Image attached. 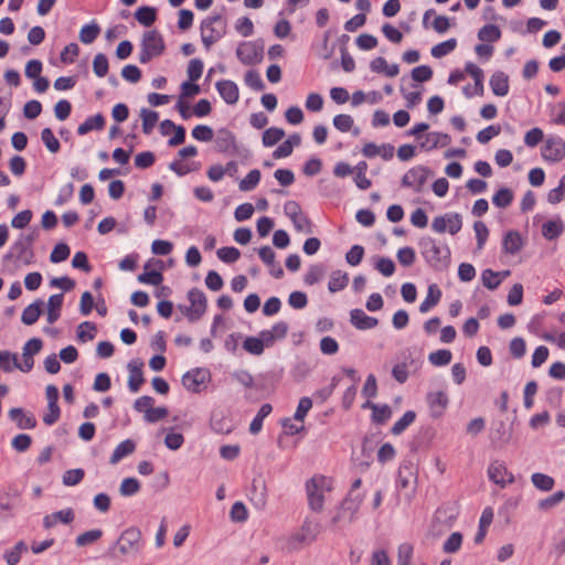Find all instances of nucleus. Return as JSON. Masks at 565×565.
<instances>
[{
    "mask_svg": "<svg viewBox=\"0 0 565 565\" xmlns=\"http://www.w3.org/2000/svg\"><path fill=\"white\" fill-rule=\"evenodd\" d=\"M74 512L72 509H65L52 514L45 515L43 519V525L45 529H51L56 525L57 522L68 524L74 520Z\"/></svg>",
    "mask_w": 565,
    "mask_h": 565,
    "instance_id": "nucleus-28",
    "label": "nucleus"
},
{
    "mask_svg": "<svg viewBox=\"0 0 565 565\" xmlns=\"http://www.w3.org/2000/svg\"><path fill=\"white\" fill-rule=\"evenodd\" d=\"M260 171L257 169L250 170L247 175L239 182V190L243 192L254 190L260 181Z\"/></svg>",
    "mask_w": 565,
    "mask_h": 565,
    "instance_id": "nucleus-44",
    "label": "nucleus"
},
{
    "mask_svg": "<svg viewBox=\"0 0 565 565\" xmlns=\"http://www.w3.org/2000/svg\"><path fill=\"white\" fill-rule=\"evenodd\" d=\"M330 481L321 475H316L306 482L308 505L313 512H321L324 505V491H330Z\"/></svg>",
    "mask_w": 565,
    "mask_h": 565,
    "instance_id": "nucleus-2",
    "label": "nucleus"
},
{
    "mask_svg": "<svg viewBox=\"0 0 565 565\" xmlns=\"http://www.w3.org/2000/svg\"><path fill=\"white\" fill-rule=\"evenodd\" d=\"M141 532L137 527H129L125 530L119 539L116 541L115 546L110 550L113 556H116V550L121 555L136 554L140 550Z\"/></svg>",
    "mask_w": 565,
    "mask_h": 565,
    "instance_id": "nucleus-5",
    "label": "nucleus"
},
{
    "mask_svg": "<svg viewBox=\"0 0 565 565\" xmlns=\"http://www.w3.org/2000/svg\"><path fill=\"white\" fill-rule=\"evenodd\" d=\"M323 275H324V267L322 265H318V264L311 265L308 268V270L303 277V280L307 285L312 286V285L319 282L322 279Z\"/></svg>",
    "mask_w": 565,
    "mask_h": 565,
    "instance_id": "nucleus-55",
    "label": "nucleus"
},
{
    "mask_svg": "<svg viewBox=\"0 0 565 565\" xmlns=\"http://www.w3.org/2000/svg\"><path fill=\"white\" fill-rule=\"evenodd\" d=\"M105 126V118L102 114L89 116L77 128V134L84 136L92 130H102Z\"/></svg>",
    "mask_w": 565,
    "mask_h": 565,
    "instance_id": "nucleus-31",
    "label": "nucleus"
},
{
    "mask_svg": "<svg viewBox=\"0 0 565 565\" xmlns=\"http://www.w3.org/2000/svg\"><path fill=\"white\" fill-rule=\"evenodd\" d=\"M501 38L500 29L494 24H487L478 32V39L483 42H497Z\"/></svg>",
    "mask_w": 565,
    "mask_h": 565,
    "instance_id": "nucleus-42",
    "label": "nucleus"
},
{
    "mask_svg": "<svg viewBox=\"0 0 565 565\" xmlns=\"http://www.w3.org/2000/svg\"><path fill=\"white\" fill-rule=\"evenodd\" d=\"M70 254H71L70 247L65 243H58L53 248V250L50 255V260L55 264L61 263V262L66 260L68 258Z\"/></svg>",
    "mask_w": 565,
    "mask_h": 565,
    "instance_id": "nucleus-62",
    "label": "nucleus"
},
{
    "mask_svg": "<svg viewBox=\"0 0 565 565\" xmlns=\"http://www.w3.org/2000/svg\"><path fill=\"white\" fill-rule=\"evenodd\" d=\"M216 149L220 152L225 153H235L236 152V140L234 134L226 129L222 128L217 131L215 139Z\"/></svg>",
    "mask_w": 565,
    "mask_h": 565,
    "instance_id": "nucleus-20",
    "label": "nucleus"
},
{
    "mask_svg": "<svg viewBox=\"0 0 565 565\" xmlns=\"http://www.w3.org/2000/svg\"><path fill=\"white\" fill-rule=\"evenodd\" d=\"M216 89L224 102L228 105H234L237 103L239 93L237 85L227 79H222L216 83Z\"/></svg>",
    "mask_w": 565,
    "mask_h": 565,
    "instance_id": "nucleus-21",
    "label": "nucleus"
},
{
    "mask_svg": "<svg viewBox=\"0 0 565 565\" xmlns=\"http://www.w3.org/2000/svg\"><path fill=\"white\" fill-rule=\"evenodd\" d=\"M226 33V23L221 14H213L201 23V39L205 49H210Z\"/></svg>",
    "mask_w": 565,
    "mask_h": 565,
    "instance_id": "nucleus-3",
    "label": "nucleus"
},
{
    "mask_svg": "<svg viewBox=\"0 0 565 565\" xmlns=\"http://www.w3.org/2000/svg\"><path fill=\"white\" fill-rule=\"evenodd\" d=\"M451 142V138L448 134L444 132H429L426 135L425 141L420 143V148L430 151L438 147H446Z\"/></svg>",
    "mask_w": 565,
    "mask_h": 565,
    "instance_id": "nucleus-25",
    "label": "nucleus"
},
{
    "mask_svg": "<svg viewBox=\"0 0 565 565\" xmlns=\"http://www.w3.org/2000/svg\"><path fill=\"white\" fill-rule=\"evenodd\" d=\"M142 366H143L142 362H137V361H131L128 364V370H129L128 388L132 393L138 392L145 382Z\"/></svg>",
    "mask_w": 565,
    "mask_h": 565,
    "instance_id": "nucleus-22",
    "label": "nucleus"
},
{
    "mask_svg": "<svg viewBox=\"0 0 565 565\" xmlns=\"http://www.w3.org/2000/svg\"><path fill=\"white\" fill-rule=\"evenodd\" d=\"M249 499L253 505L263 510L267 503V488L266 482L262 477L254 478L252 481V488L249 491Z\"/></svg>",
    "mask_w": 565,
    "mask_h": 565,
    "instance_id": "nucleus-16",
    "label": "nucleus"
},
{
    "mask_svg": "<svg viewBox=\"0 0 565 565\" xmlns=\"http://www.w3.org/2000/svg\"><path fill=\"white\" fill-rule=\"evenodd\" d=\"M542 157L551 162L561 161L565 157V141L563 138L557 136L548 137L542 148Z\"/></svg>",
    "mask_w": 565,
    "mask_h": 565,
    "instance_id": "nucleus-11",
    "label": "nucleus"
},
{
    "mask_svg": "<svg viewBox=\"0 0 565 565\" xmlns=\"http://www.w3.org/2000/svg\"><path fill=\"white\" fill-rule=\"evenodd\" d=\"M273 407L270 404H263L249 425V431L253 435L258 434L262 430L264 419L271 413Z\"/></svg>",
    "mask_w": 565,
    "mask_h": 565,
    "instance_id": "nucleus-36",
    "label": "nucleus"
},
{
    "mask_svg": "<svg viewBox=\"0 0 565 565\" xmlns=\"http://www.w3.org/2000/svg\"><path fill=\"white\" fill-rule=\"evenodd\" d=\"M441 298V291L437 285L433 284L428 287V292L424 301L419 305V311L422 313L428 312L435 307Z\"/></svg>",
    "mask_w": 565,
    "mask_h": 565,
    "instance_id": "nucleus-34",
    "label": "nucleus"
},
{
    "mask_svg": "<svg viewBox=\"0 0 565 565\" xmlns=\"http://www.w3.org/2000/svg\"><path fill=\"white\" fill-rule=\"evenodd\" d=\"M135 449H136V444L134 440L126 439V440L121 441L119 445H117V447L113 451L109 462L111 465L118 463L122 458L131 455L135 451Z\"/></svg>",
    "mask_w": 565,
    "mask_h": 565,
    "instance_id": "nucleus-32",
    "label": "nucleus"
},
{
    "mask_svg": "<svg viewBox=\"0 0 565 565\" xmlns=\"http://www.w3.org/2000/svg\"><path fill=\"white\" fill-rule=\"evenodd\" d=\"M85 477V471L82 468L70 469L63 473L62 482L66 487L77 486Z\"/></svg>",
    "mask_w": 565,
    "mask_h": 565,
    "instance_id": "nucleus-49",
    "label": "nucleus"
},
{
    "mask_svg": "<svg viewBox=\"0 0 565 565\" xmlns=\"http://www.w3.org/2000/svg\"><path fill=\"white\" fill-rule=\"evenodd\" d=\"M430 170L423 166H417L409 169L402 178V185L412 188L415 192H420L423 185L426 183Z\"/></svg>",
    "mask_w": 565,
    "mask_h": 565,
    "instance_id": "nucleus-10",
    "label": "nucleus"
},
{
    "mask_svg": "<svg viewBox=\"0 0 565 565\" xmlns=\"http://www.w3.org/2000/svg\"><path fill=\"white\" fill-rule=\"evenodd\" d=\"M63 294L52 295L47 300V322L54 323L61 316V308L63 306Z\"/></svg>",
    "mask_w": 565,
    "mask_h": 565,
    "instance_id": "nucleus-30",
    "label": "nucleus"
},
{
    "mask_svg": "<svg viewBox=\"0 0 565 565\" xmlns=\"http://www.w3.org/2000/svg\"><path fill=\"white\" fill-rule=\"evenodd\" d=\"M140 117L142 119V131L146 135L150 134L158 121V113L154 110L142 108L140 111Z\"/></svg>",
    "mask_w": 565,
    "mask_h": 565,
    "instance_id": "nucleus-45",
    "label": "nucleus"
},
{
    "mask_svg": "<svg viewBox=\"0 0 565 565\" xmlns=\"http://www.w3.org/2000/svg\"><path fill=\"white\" fill-rule=\"evenodd\" d=\"M350 322L358 330H370L379 324L377 318L367 316L362 309H352L350 311Z\"/></svg>",
    "mask_w": 565,
    "mask_h": 565,
    "instance_id": "nucleus-19",
    "label": "nucleus"
},
{
    "mask_svg": "<svg viewBox=\"0 0 565 565\" xmlns=\"http://www.w3.org/2000/svg\"><path fill=\"white\" fill-rule=\"evenodd\" d=\"M418 245L426 263L435 270H444L450 264V249L448 245L438 243L430 236H423Z\"/></svg>",
    "mask_w": 565,
    "mask_h": 565,
    "instance_id": "nucleus-1",
    "label": "nucleus"
},
{
    "mask_svg": "<svg viewBox=\"0 0 565 565\" xmlns=\"http://www.w3.org/2000/svg\"><path fill=\"white\" fill-rule=\"evenodd\" d=\"M135 18L140 24L145 26H150L154 23L157 19V10L153 7H140L135 12Z\"/></svg>",
    "mask_w": 565,
    "mask_h": 565,
    "instance_id": "nucleus-37",
    "label": "nucleus"
},
{
    "mask_svg": "<svg viewBox=\"0 0 565 565\" xmlns=\"http://www.w3.org/2000/svg\"><path fill=\"white\" fill-rule=\"evenodd\" d=\"M100 33V26L96 22L85 24L79 31V40L84 44L93 43Z\"/></svg>",
    "mask_w": 565,
    "mask_h": 565,
    "instance_id": "nucleus-39",
    "label": "nucleus"
},
{
    "mask_svg": "<svg viewBox=\"0 0 565 565\" xmlns=\"http://www.w3.org/2000/svg\"><path fill=\"white\" fill-rule=\"evenodd\" d=\"M397 260L402 266L409 267L415 263L416 254L412 247H403L397 250Z\"/></svg>",
    "mask_w": 565,
    "mask_h": 565,
    "instance_id": "nucleus-64",
    "label": "nucleus"
},
{
    "mask_svg": "<svg viewBox=\"0 0 565 565\" xmlns=\"http://www.w3.org/2000/svg\"><path fill=\"white\" fill-rule=\"evenodd\" d=\"M416 413L414 411H407L404 415L393 425L391 431L393 435L402 434L411 424L414 423Z\"/></svg>",
    "mask_w": 565,
    "mask_h": 565,
    "instance_id": "nucleus-50",
    "label": "nucleus"
},
{
    "mask_svg": "<svg viewBox=\"0 0 565 565\" xmlns=\"http://www.w3.org/2000/svg\"><path fill=\"white\" fill-rule=\"evenodd\" d=\"M296 231L303 232L306 234L312 233V223L310 218L303 214V212L299 213L297 216L290 218Z\"/></svg>",
    "mask_w": 565,
    "mask_h": 565,
    "instance_id": "nucleus-57",
    "label": "nucleus"
},
{
    "mask_svg": "<svg viewBox=\"0 0 565 565\" xmlns=\"http://www.w3.org/2000/svg\"><path fill=\"white\" fill-rule=\"evenodd\" d=\"M217 257L226 263L233 264L237 262L241 257V252L236 247H222L217 250Z\"/></svg>",
    "mask_w": 565,
    "mask_h": 565,
    "instance_id": "nucleus-60",
    "label": "nucleus"
},
{
    "mask_svg": "<svg viewBox=\"0 0 565 565\" xmlns=\"http://www.w3.org/2000/svg\"><path fill=\"white\" fill-rule=\"evenodd\" d=\"M109 70L108 58L104 53H98L93 60V71L96 76L104 77Z\"/></svg>",
    "mask_w": 565,
    "mask_h": 565,
    "instance_id": "nucleus-53",
    "label": "nucleus"
},
{
    "mask_svg": "<svg viewBox=\"0 0 565 565\" xmlns=\"http://www.w3.org/2000/svg\"><path fill=\"white\" fill-rule=\"evenodd\" d=\"M348 282H349L348 274L342 273L341 270H335L330 276L328 289L330 292L334 294L340 290H343L348 286Z\"/></svg>",
    "mask_w": 565,
    "mask_h": 565,
    "instance_id": "nucleus-35",
    "label": "nucleus"
},
{
    "mask_svg": "<svg viewBox=\"0 0 565 565\" xmlns=\"http://www.w3.org/2000/svg\"><path fill=\"white\" fill-rule=\"evenodd\" d=\"M192 137L202 142H209L213 139L214 132L210 126L198 125L192 129Z\"/></svg>",
    "mask_w": 565,
    "mask_h": 565,
    "instance_id": "nucleus-58",
    "label": "nucleus"
},
{
    "mask_svg": "<svg viewBox=\"0 0 565 565\" xmlns=\"http://www.w3.org/2000/svg\"><path fill=\"white\" fill-rule=\"evenodd\" d=\"M42 306L43 301L41 299H36L34 302L25 307L21 316V321L26 326L34 324L42 313Z\"/></svg>",
    "mask_w": 565,
    "mask_h": 565,
    "instance_id": "nucleus-29",
    "label": "nucleus"
},
{
    "mask_svg": "<svg viewBox=\"0 0 565 565\" xmlns=\"http://www.w3.org/2000/svg\"><path fill=\"white\" fill-rule=\"evenodd\" d=\"M41 140L52 153L58 152L61 145L57 138L54 136L51 128H44L41 131Z\"/></svg>",
    "mask_w": 565,
    "mask_h": 565,
    "instance_id": "nucleus-51",
    "label": "nucleus"
},
{
    "mask_svg": "<svg viewBox=\"0 0 565 565\" xmlns=\"http://www.w3.org/2000/svg\"><path fill=\"white\" fill-rule=\"evenodd\" d=\"M513 199H514V194L511 189L501 188L494 193V195L492 198V203L497 207L505 209L511 205Z\"/></svg>",
    "mask_w": 565,
    "mask_h": 565,
    "instance_id": "nucleus-38",
    "label": "nucleus"
},
{
    "mask_svg": "<svg viewBox=\"0 0 565 565\" xmlns=\"http://www.w3.org/2000/svg\"><path fill=\"white\" fill-rule=\"evenodd\" d=\"M190 306H179V309L191 322L200 320L205 313L207 300L204 292L198 288H191L188 292Z\"/></svg>",
    "mask_w": 565,
    "mask_h": 565,
    "instance_id": "nucleus-4",
    "label": "nucleus"
},
{
    "mask_svg": "<svg viewBox=\"0 0 565 565\" xmlns=\"http://www.w3.org/2000/svg\"><path fill=\"white\" fill-rule=\"evenodd\" d=\"M414 547L409 543H402L397 550V565H412Z\"/></svg>",
    "mask_w": 565,
    "mask_h": 565,
    "instance_id": "nucleus-56",
    "label": "nucleus"
},
{
    "mask_svg": "<svg viewBox=\"0 0 565 565\" xmlns=\"http://www.w3.org/2000/svg\"><path fill=\"white\" fill-rule=\"evenodd\" d=\"M9 417L11 420L17 423L20 429H32L36 426V419L33 416H29L22 408L14 407L9 411Z\"/></svg>",
    "mask_w": 565,
    "mask_h": 565,
    "instance_id": "nucleus-27",
    "label": "nucleus"
},
{
    "mask_svg": "<svg viewBox=\"0 0 565 565\" xmlns=\"http://www.w3.org/2000/svg\"><path fill=\"white\" fill-rule=\"evenodd\" d=\"M563 232V224L561 221H547L542 225V234L543 236L548 239H555L558 237Z\"/></svg>",
    "mask_w": 565,
    "mask_h": 565,
    "instance_id": "nucleus-41",
    "label": "nucleus"
},
{
    "mask_svg": "<svg viewBox=\"0 0 565 565\" xmlns=\"http://www.w3.org/2000/svg\"><path fill=\"white\" fill-rule=\"evenodd\" d=\"M531 481L533 486L541 491H550L555 484V481L552 477L541 472L533 473L531 476Z\"/></svg>",
    "mask_w": 565,
    "mask_h": 565,
    "instance_id": "nucleus-43",
    "label": "nucleus"
},
{
    "mask_svg": "<svg viewBox=\"0 0 565 565\" xmlns=\"http://www.w3.org/2000/svg\"><path fill=\"white\" fill-rule=\"evenodd\" d=\"M462 227V217L459 213H446L436 216L431 222V230L438 234L448 232L456 235Z\"/></svg>",
    "mask_w": 565,
    "mask_h": 565,
    "instance_id": "nucleus-6",
    "label": "nucleus"
},
{
    "mask_svg": "<svg viewBox=\"0 0 565 565\" xmlns=\"http://www.w3.org/2000/svg\"><path fill=\"white\" fill-rule=\"evenodd\" d=\"M34 253L23 239L19 238L13 243L10 250L4 255V259L15 258L24 265H30L33 262Z\"/></svg>",
    "mask_w": 565,
    "mask_h": 565,
    "instance_id": "nucleus-13",
    "label": "nucleus"
},
{
    "mask_svg": "<svg viewBox=\"0 0 565 565\" xmlns=\"http://www.w3.org/2000/svg\"><path fill=\"white\" fill-rule=\"evenodd\" d=\"M266 347L263 338L247 337L243 343L244 350L253 355H260Z\"/></svg>",
    "mask_w": 565,
    "mask_h": 565,
    "instance_id": "nucleus-46",
    "label": "nucleus"
},
{
    "mask_svg": "<svg viewBox=\"0 0 565 565\" xmlns=\"http://www.w3.org/2000/svg\"><path fill=\"white\" fill-rule=\"evenodd\" d=\"M210 377L211 375L207 370L196 367L183 374L182 384L188 391L199 393L210 381Z\"/></svg>",
    "mask_w": 565,
    "mask_h": 565,
    "instance_id": "nucleus-8",
    "label": "nucleus"
},
{
    "mask_svg": "<svg viewBox=\"0 0 565 565\" xmlns=\"http://www.w3.org/2000/svg\"><path fill=\"white\" fill-rule=\"evenodd\" d=\"M102 536H103V531L99 529H94V530H89V531H86V532L79 534L76 537L75 543L77 546L82 547V546H86V545L95 543Z\"/></svg>",
    "mask_w": 565,
    "mask_h": 565,
    "instance_id": "nucleus-52",
    "label": "nucleus"
},
{
    "mask_svg": "<svg viewBox=\"0 0 565 565\" xmlns=\"http://www.w3.org/2000/svg\"><path fill=\"white\" fill-rule=\"evenodd\" d=\"M565 499V492L563 490L556 491L551 497L545 498L539 502V509L547 511Z\"/></svg>",
    "mask_w": 565,
    "mask_h": 565,
    "instance_id": "nucleus-63",
    "label": "nucleus"
},
{
    "mask_svg": "<svg viewBox=\"0 0 565 565\" xmlns=\"http://www.w3.org/2000/svg\"><path fill=\"white\" fill-rule=\"evenodd\" d=\"M264 54L262 42H243L236 49L237 58L244 65H254L260 63Z\"/></svg>",
    "mask_w": 565,
    "mask_h": 565,
    "instance_id": "nucleus-7",
    "label": "nucleus"
},
{
    "mask_svg": "<svg viewBox=\"0 0 565 565\" xmlns=\"http://www.w3.org/2000/svg\"><path fill=\"white\" fill-rule=\"evenodd\" d=\"M321 531L320 522L311 516H307L300 527L299 533L291 537V541L298 544L312 543L316 541L318 534Z\"/></svg>",
    "mask_w": 565,
    "mask_h": 565,
    "instance_id": "nucleus-9",
    "label": "nucleus"
},
{
    "mask_svg": "<svg viewBox=\"0 0 565 565\" xmlns=\"http://www.w3.org/2000/svg\"><path fill=\"white\" fill-rule=\"evenodd\" d=\"M414 477V468L411 462L404 463L398 469L397 483L401 489H406L409 486L411 479Z\"/></svg>",
    "mask_w": 565,
    "mask_h": 565,
    "instance_id": "nucleus-54",
    "label": "nucleus"
},
{
    "mask_svg": "<svg viewBox=\"0 0 565 565\" xmlns=\"http://www.w3.org/2000/svg\"><path fill=\"white\" fill-rule=\"evenodd\" d=\"M140 489V482L136 478H125L121 481L119 492L124 497L136 494Z\"/></svg>",
    "mask_w": 565,
    "mask_h": 565,
    "instance_id": "nucleus-59",
    "label": "nucleus"
},
{
    "mask_svg": "<svg viewBox=\"0 0 565 565\" xmlns=\"http://www.w3.org/2000/svg\"><path fill=\"white\" fill-rule=\"evenodd\" d=\"M523 241L518 231H509L502 241V249L505 254L515 255L521 250Z\"/></svg>",
    "mask_w": 565,
    "mask_h": 565,
    "instance_id": "nucleus-26",
    "label": "nucleus"
},
{
    "mask_svg": "<svg viewBox=\"0 0 565 565\" xmlns=\"http://www.w3.org/2000/svg\"><path fill=\"white\" fill-rule=\"evenodd\" d=\"M457 46V40L456 39H449L447 41H444L441 43H438L437 45L433 46L431 49V55L435 58H441L446 56L447 54L451 53Z\"/></svg>",
    "mask_w": 565,
    "mask_h": 565,
    "instance_id": "nucleus-48",
    "label": "nucleus"
},
{
    "mask_svg": "<svg viewBox=\"0 0 565 565\" xmlns=\"http://www.w3.org/2000/svg\"><path fill=\"white\" fill-rule=\"evenodd\" d=\"M354 120L352 116L340 114L333 117V126L341 132H348L353 128Z\"/></svg>",
    "mask_w": 565,
    "mask_h": 565,
    "instance_id": "nucleus-61",
    "label": "nucleus"
},
{
    "mask_svg": "<svg viewBox=\"0 0 565 565\" xmlns=\"http://www.w3.org/2000/svg\"><path fill=\"white\" fill-rule=\"evenodd\" d=\"M451 352L446 349L434 351L428 355V361L435 366H445L451 362Z\"/></svg>",
    "mask_w": 565,
    "mask_h": 565,
    "instance_id": "nucleus-47",
    "label": "nucleus"
},
{
    "mask_svg": "<svg viewBox=\"0 0 565 565\" xmlns=\"http://www.w3.org/2000/svg\"><path fill=\"white\" fill-rule=\"evenodd\" d=\"M509 275H510L509 270L493 271L492 269H484L481 275V280L486 288H488L489 290H494L501 284L500 276L507 277Z\"/></svg>",
    "mask_w": 565,
    "mask_h": 565,
    "instance_id": "nucleus-33",
    "label": "nucleus"
},
{
    "mask_svg": "<svg viewBox=\"0 0 565 565\" xmlns=\"http://www.w3.org/2000/svg\"><path fill=\"white\" fill-rule=\"evenodd\" d=\"M454 519L455 516L448 514L446 509H437L430 526V534L435 537L441 536L452 526Z\"/></svg>",
    "mask_w": 565,
    "mask_h": 565,
    "instance_id": "nucleus-14",
    "label": "nucleus"
},
{
    "mask_svg": "<svg viewBox=\"0 0 565 565\" xmlns=\"http://www.w3.org/2000/svg\"><path fill=\"white\" fill-rule=\"evenodd\" d=\"M285 137V130L277 127H270L263 134V145L265 147H273Z\"/></svg>",
    "mask_w": 565,
    "mask_h": 565,
    "instance_id": "nucleus-40",
    "label": "nucleus"
},
{
    "mask_svg": "<svg viewBox=\"0 0 565 565\" xmlns=\"http://www.w3.org/2000/svg\"><path fill=\"white\" fill-rule=\"evenodd\" d=\"M364 495L362 493H353L349 492L348 495L341 503V511L344 513H349V522H353L355 520V515L362 504Z\"/></svg>",
    "mask_w": 565,
    "mask_h": 565,
    "instance_id": "nucleus-23",
    "label": "nucleus"
},
{
    "mask_svg": "<svg viewBox=\"0 0 565 565\" xmlns=\"http://www.w3.org/2000/svg\"><path fill=\"white\" fill-rule=\"evenodd\" d=\"M490 87L494 95L503 97L509 93V76L501 71L494 72L490 77Z\"/></svg>",
    "mask_w": 565,
    "mask_h": 565,
    "instance_id": "nucleus-24",
    "label": "nucleus"
},
{
    "mask_svg": "<svg viewBox=\"0 0 565 565\" xmlns=\"http://www.w3.org/2000/svg\"><path fill=\"white\" fill-rule=\"evenodd\" d=\"M140 46L156 56H160L166 49L163 38L157 30L145 32Z\"/></svg>",
    "mask_w": 565,
    "mask_h": 565,
    "instance_id": "nucleus-15",
    "label": "nucleus"
},
{
    "mask_svg": "<svg viewBox=\"0 0 565 565\" xmlns=\"http://www.w3.org/2000/svg\"><path fill=\"white\" fill-rule=\"evenodd\" d=\"M289 330V326L285 321L275 323L271 329L263 330L259 335L263 338L266 347H271L277 340L285 339Z\"/></svg>",
    "mask_w": 565,
    "mask_h": 565,
    "instance_id": "nucleus-18",
    "label": "nucleus"
},
{
    "mask_svg": "<svg viewBox=\"0 0 565 565\" xmlns=\"http://www.w3.org/2000/svg\"><path fill=\"white\" fill-rule=\"evenodd\" d=\"M488 476L493 483L499 484L501 488L514 482L513 473L501 461H493L489 466Z\"/></svg>",
    "mask_w": 565,
    "mask_h": 565,
    "instance_id": "nucleus-12",
    "label": "nucleus"
},
{
    "mask_svg": "<svg viewBox=\"0 0 565 565\" xmlns=\"http://www.w3.org/2000/svg\"><path fill=\"white\" fill-rule=\"evenodd\" d=\"M426 399L434 418L440 417L449 404V398L443 391L429 392Z\"/></svg>",
    "mask_w": 565,
    "mask_h": 565,
    "instance_id": "nucleus-17",
    "label": "nucleus"
}]
</instances>
